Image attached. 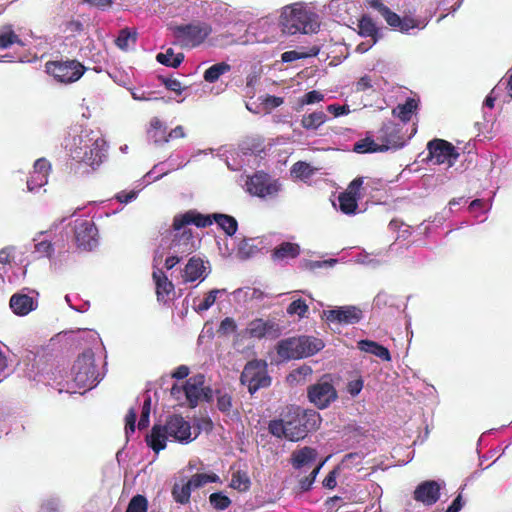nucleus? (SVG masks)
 <instances>
[{"label": "nucleus", "instance_id": "1", "mask_svg": "<svg viewBox=\"0 0 512 512\" xmlns=\"http://www.w3.org/2000/svg\"><path fill=\"white\" fill-rule=\"evenodd\" d=\"M65 148L73 160L96 170L107 158V142L98 129L72 127Z\"/></svg>", "mask_w": 512, "mask_h": 512}, {"label": "nucleus", "instance_id": "2", "mask_svg": "<svg viewBox=\"0 0 512 512\" xmlns=\"http://www.w3.org/2000/svg\"><path fill=\"white\" fill-rule=\"evenodd\" d=\"M319 421L320 416L316 411H303L300 407L290 406L281 418L269 422L268 431L276 438L297 442L304 439L310 430L317 428Z\"/></svg>", "mask_w": 512, "mask_h": 512}, {"label": "nucleus", "instance_id": "3", "mask_svg": "<svg viewBox=\"0 0 512 512\" xmlns=\"http://www.w3.org/2000/svg\"><path fill=\"white\" fill-rule=\"evenodd\" d=\"M194 224L197 227H207L212 224L209 216H204L195 211H187L175 216L173 221V239L170 245L171 253L182 257L191 254L197 247L198 240L193 236L192 230L187 226Z\"/></svg>", "mask_w": 512, "mask_h": 512}, {"label": "nucleus", "instance_id": "4", "mask_svg": "<svg viewBox=\"0 0 512 512\" xmlns=\"http://www.w3.org/2000/svg\"><path fill=\"white\" fill-rule=\"evenodd\" d=\"M169 438L180 443L192 441L190 423L182 416L172 415L168 418L164 426H153L151 433L147 435V443L158 453L166 447V441Z\"/></svg>", "mask_w": 512, "mask_h": 512}, {"label": "nucleus", "instance_id": "5", "mask_svg": "<svg viewBox=\"0 0 512 512\" xmlns=\"http://www.w3.org/2000/svg\"><path fill=\"white\" fill-rule=\"evenodd\" d=\"M369 5L383 17L392 29L405 34H409L413 29H424L436 11L435 7H431L430 9H427L424 14L415 15L416 8H414L413 11L409 10L404 17H400L398 14L391 11L380 0H371Z\"/></svg>", "mask_w": 512, "mask_h": 512}, {"label": "nucleus", "instance_id": "6", "mask_svg": "<svg viewBox=\"0 0 512 512\" xmlns=\"http://www.w3.org/2000/svg\"><path fill=\"white\" fill-rule=\"evenodd\" d=\"M282 31L286 34H310L318 31L320 23L318 15L307 10L299 3L285 6L280 16Z\"/></svg>", "mask_w": 512, "mask_h": 512}, {"label": "nucleus", "instance_id": "7", "mask_svg": "<svg viewBox=\"0 0 512 512\" xmlns=\"http://www.w3.org/2000/svg\"><path fill=\"white\" fill-rule=\"evenodd\" d=\"M205 376L196 374L188 378L184 384H174L171 388V396L181 406L195 408L201 400H212V389L205 387Z\"/></svg>", "mask_w": 512, "mask_h": 512}, {"label": "nucleus", "instance_id": "8", "mask_svg": "<svg viewBox=\"0 0 512 512\" xmlns=\"http://www.w3.org/2000/svg\"><path fill=\"white\" fill-rule=\"evenodd\" d=\"M72 376L75 386L90 390L97 386L104 374L96 369L94 353L91 349L85 350L75 361L72 367Z\"/></svg>", "mask_w": 512, "mask_h": 512}, {"label": "nucleus", "instance_id": "9", "mask_svg": "<svg viewBox=\"0 0 512 512\" xmlns=\"http://www.w3.org/2000/svg\"><path fill=\"white\" fill-rule=\"evenodd\" d=\"M267 362L261 359H254L245 365L240 381L248 387L250 394L256 393L261 388H266L271 384V377L268 374Z\"/></svg>", "mask_w": 512, "mask_h": 512}, {"label": "nucleus", "instance_id": "10", "mask_svg": "<svg viewBox=\"0 0 512 512\" xmlns=\"http://www.w3.org/2000/svg\"><path fill=\"white\" fill-rule=\"evenodd\" d=\"M46 72L57 82L70 84L78 81L86 68L77 60L51 61L46 63Z\"/></svg>", "mask_w": 512, "mask_h": 512}, {"label": "nucleus", "instance_id": "11", "mask_svg": "<svg viewBox=\"0 0 512 512\" xmlns=\"http://www.w3.org/2000/svg\"><path fill=\"white\" fill-rule=\"evenodd\" d=\"M212 29L209 24L201 21L174 28V35L183 46L195 47L204 42Z\"/></svg>", "mask_w": 512, "mask_h": 512}, {"label": "nucleus", "instance_id": "12", "mask_svg": "<svg viewBox=\"0 0 512 512\" xmlns=\"http://www.w3.org/2000/svg\"><path fill=\"white\" fill-rule=\"evenodd\" d=\"M427 149L430 161L437 165L446 164L448 167H451L459 156L455 147L442 139H434L428 142Z\"/></svg>", "mask_w": 512, "mask_h": 512}, {"label": "nucleus", "instance_id": "13", "mask_svg": "<svg viewBox=\"0 0 512 512\" xmlns=\"http://www.w3.org/2000/svg\"><path fill=\"white\" fill-rule=\"evenodd\" d=\"M308 399L319 409L327 408L337 399V392L330 380L322 378L308 388Z\"/></svg>", "mask_w": 512, "mask_h": 512}, {"label": "nucleus", "instance_id": "14", "mask_svg": "<svg viewBox=\"0 0 512 512\" xmlns=\"http://www.w3.org/2000/svg\"><path fill=\"white\" fill-rule=\"evenodd\" d=\"M322 317L329 323L353 325L362 320L363 312L357 306L345 305L330 310H324Z\"/></svg>", "mask_w": 512, "mask_h": 512}, {"label": "nucleus", "instance_id": "15", "mask_svg": "<svg viewBox=\"0 0 512 512\" xmlns=\"http://www.w3.org/2000/svg\"><path fill=\"white\" fill-rule=\"evenodd\" d=\"M400 125L388 121L382 125L377 133L376 139L381 145L383 152L388 150H397L405 145L401 134Z\"/></svg>", "mask_w": 512, "mask_h": 512}, {"label": "nucleus", "instance_id": "16", "mask_svg": "<svg viewBox=\"0 0 512 512\" xmlns=\"http://www.w3.org/2000/svg\"><path fill=\"white\" fill-rule=\"evenodd\" d=\"M247 191L258 197H273L280 190V184L272 181L265 173H256L246 182Z\"/></svg>", "mask_w": 512, "mask_h": 512}, {"label": "nucleus", "instance_id": "17", "mask_svg": "<svg viewBox=\"0 0 512 512\" xmlns=\"http://www.w3.org/2000/svg\"><path fill=\"white\" fill-rule=\"evenodd\" d=\"M75 240L79 248L92 250L98 245V230L90 220H76Z\"/></svg>", "mask_w": 512, "mask_h": 512}, {"label": "nucleus", "instance_id": "18", "mask_svg": "<svg viewBox=\"0 0 512 512\" xmlns=\"http://www.w3.org/2000/svg\"><path fill=\"white\" fill-rule=\"evenodd\" d=\"M51 171V164L45 158L35 161L33 171L27 180V189L30 192H37L48 183V176Z\"/></svg>", "mask_w": 512, "mask_h": 512}, {"label": "nucleus", "instance_id": "19", "mask_svg": "<svg viewBox=\"0 0 512 512\" xmlns=\"http://www.w3.org/2000/svg\"><path fill=\"white\" fill-rule=\"evenodd\" d=\"M444 482L428 480L420 483L414 491V499L426 506L435 504L440 498V490Z\"/></svg>", "mask_w": 512, "mask_h": 512}, {"label": "nucleus", "instance_id": "20", "mask_svg": "<svg viewBox=\"0 0 512 512\" xmlns=\"http://www.w3.org/2000/svg\"><path fill=\"white\" fill-rule=\"evenodd\" d=\"M246 334L252 338L261 339L263 337L276 338L280 335L279 325L272 320L254 319L247 328Z\"/></svg>", "mask_w": 512, "mask_h": 512}, {"label": "nucleus", "instance_id": "21", "mask_svg": "<svg viewBox=\"0 0 512 512\" xmlns=\"http://www.w3.org/2000/svg\"><path fill=\"white\" fill-rule=\"evenodd\" d=\"M37 299L28 295L24 290L13 294L9 301L12 312L17 316H26L37 308Z\"/></svg>", "mask_w": 512, "mask_h": 512}, {"label": "nucleus", "instance_id": "22", "mask_svg": "<svg viewBox=\"0 0 512 512\" xmlns=\"http://www.w3.org/2000/svg\"><path fill=\"white\" fill-rule=\"evenodd\" d=\"M301 248L297 243L282 242L271 252V259L278 264H287L289 260L295 259L300 255Z\"/></svg>", "mask_w": 512, "mask_h": 512}, {"label": "nucleus", "instance_id": "23", "mask_svg": "<svg viewBox=\"0 0 512 512\" xmlns=\"http://www.w3.org/2000/svg\"><path fill=\"white\" fill-rule=\"evenodd\" d=\"M153 279L156 285L157 300L166 302L171 293L174 292V285L161 269L153 271Z\"/></svg>", "mask_w": 512, "mask_h": 512}, {"label": "nucleus", "instance_id": "24", "mask_svg": "<svg viewBox=\"0 0 512 512\" xmlns=\"http://www.w3.org/2000/svg\"><path fill=\"white\" fill-rule=\"evenodd\" d=\"M205 271L206 268L203 260L192 257L186 264L182 277L185 282H193L198 279L203 280L206 277Z\"/></svg>", "mask_w": 512, "mask_h": 512}, {"label": "nucleus", "instance_id": "25", "mask_svg": "<svg viewBox=\"0 0 512 512\" xmlns=\"http://www.w3.org/2000/svg\"><path fill=\"white\" fill-rule=\"evenodd\" d=\"M277 353L285 360L302 358L298 338L291 337L280 341L277 345Z\"/></svg>", "mask_w": 512, "mask_h": 512}, {"label": "nucleus", "instance_id": "26", "mask_svg": "<svg viewBox=\"0 0 512 512\" xmlns=\"http://www.w3.org/2000/svg\"><path fill=\"white\" fill-rule=\"evenodd\" d=\"M297 338L302 358L312 356L324 347L323 341L319 338L306 335H302Z\"/></svg>", "mask_w": 512, "mask_h": 512}, {"label": "nucleus", "instance_id": "27", "mask_svg": "<svg viewBox=\"0 0 512 512\" xmlns=\"http://www.w3.org/2000/svg\"><path fill=\"white\" fill-rule=\"evenodd\" d=\"M193 488L187 479L182 478L179 482H176L172 487V497L178 504L185 505L190 502L191 492Z\"/></svg>", "mask_w": 512, "mask_h": 512}, {"label": "nucleus", "instance_id": "28", "mask_svg": "<svg viewBox=\"0 0 512 512\" xmlns=\"http://www.w3.org/2000/svg\"><path fill=\"white\" fill-rule=\"evenodd\" d=\"M358 33L362 37L379 40L382 37V31L378 28L372 18L363 15L358 21Z\"/></svg>", "mask_w": 512, "mask_h": 512}, {"label": "nucleus", "instance_id": "29", "mask_svg": "<svg viewBox=\"0 0 512 512\" xmlns=\"http://www.w3.org/2000/svg\"><path fill=\"white\" fill-rule=\"evenodd\" d=\"M358 348L363 352L379 357L383 361L391 360L389 350L377 342L371 340H360L358 342Z\"/></svg>", "mask_w": 512, "mask_h": 512}, {"label": "nucleus", "instance_id": "30", "mask_svg": "<svg viewBox=\"0 0 512 512\" xmlns=\"http://www.w3.org/2000/svg\"><path fill=\"white\" fill-rule=\"evenodd\" d=\"M317 453L313 448L303 447L292 454V465L295 469H300L316 460Z\"/></svg>", "mask_w": 512, "mask_h": 512}, {"label": "nucleus", "instance_id": "31", "mask_svg": "<svg viewBox=\"0 0 512 512\" xmlns=\"http://www.w3.org/2000/svg\"><path fill=\"white\" fill-rule=\"evenodd\" d=\"M208 216L212 222L214 221L228 236H232L236 233L238 223L234 217L221 213H214Z\"/></svg>", "mask_w": 512, "mask_h": 512}, {"label": "nucleus", "instance_id": "32", "mask_svg": "<svg viewBox=\"0 0 512 512\" xmlns=\"http://www.w3.org/2000/svg\"><path fill=\"white\" fill-rule=\"evenodd\" d=\"M226 293V289H213L209 291L203 299L195 298L193 300V308L196 312L201 313L210 309L215 303L218 296Z\"/></svg>", "mask_w": 512, "mask_h": 512}, {"label": "nucleus", "instance_id": "33", "mask_svg": "<svg viewBox=\"0 0 512 512\" xmlns=\"http://www.w3.org/2000/svg\"><path fill=\"white\" fill-rule=\"evenodd\" d=\"M173 4L177 8H185L186 16H202L206 11L207 2L203 0H175Z\"/></svg>", "mask_w": 512, "mask_h": 512}, {"label": "nucleus", "instance_id": "34", "mask_svg": "<svg viewBox=\"0 0 512 512\" xmlns=\"http://www.w3.org/2000/svg\"><path fill=\"white\" fill-rule=\"evenodd\" d=\"M45 232H39L33 239L34 243V250L33 254L36 255L37 258H49L51 259L53 253H54V246L51 243V241L46 239H41V236H43Z\"/></svg>", "mask_w": 512, "mask_h": 512}, {"label": "nucleus", "instance_id": "35", "mask_svg": "<svg viewBox=\"0 0 512 512\" xmlns=\"http://www.w3.org/2000/svg\"><path fill=\"white\" fill-rule=\"evenodd\" d=\"M418 102L414 98H408L405 103L397 105L392 113L398 117L402 122H408L412 114L416 111Z\"/></svg>", "mask_w": 512, "mask_h": 512}, {"label": "nucleus", "instance_id": "36", "mask_svg": "<svg viewBox=\"0 0 512 512\" xmlns=\"http://www.w3.org/2000/svg\"><path fill=\"white\" fill-rule=\"evenodd\" d=\"M327 119V115L323 111H314L310 114L303 115L301 126L306 130H317Z\"/></svg>", "mask_w": 512, "mask_h": 512}, {"label": "nucleus", "instance_id": "37", "mask_svg": "<svg viewBox=\"0 0 512 512\" xmlns=\"http://www.w3.org/2000/svg\"><path fill=\"white\" fill-rule=\"evenodd\" d=\"M230 70L231 66L229 64L226 62H219L206 69L203 78L208 83H214L219 80L222 75L226 74Z\"/></svg>", "mask_w": 512, "mask_h": 512}, {"label": "nucleus", "instance_id": "38", "mask_svg": "<svg viewBox=\"0 0 512 512\" xmlns=\"http://www.w3.org/2000/svg\"><path fill=\"white\" fill-rule=\"evenodd\" d=\"M157 61L165 66L177 68L184 60L183 53L175 54L172 48H168L165 52L158 53Z\"/></svg>", "mask_w": 512, "mask_h": 512}, {"label": "nucleus", "instance_id": "39", "mask_svg": "<svg viewBox=\"0 0 512 512\" xmlns=\"http://www.w3.org/2000/svg\"><path fill=\"white\" fill-rule=\"evenodd\" d=\"M353 151L356 153H375V152H383L381 145L379 142L374 140L372 137L368 136L364 139L357 141L354 144Z\"/></svg>", "mask_w": 512, "mask_h": 512}, {"label": "nucleus", "instance_id": "40", "mask_svg": "<svg viewBox=\"0 0 512 512\" xmlns=\"http://www.w3.org/2000/svg\"><path fill=\"white\" fill-rule=\"evenodd\" d=\"M187 480L189 481L190 486L193 488V490H195L204 487L208 483L219 482L220 478L215 473H197Z\"/></svg>", "mask_w": 512, "mask_h": 512}, {"label": "nucleus", "instance_id": "41", "mask_svg": "<svg viewBox=\"0 0 512 512\" xmlns=\"http://www.w3.org/2000/svg\"><path fill=\"white\" fill-rule=\"evenodd\" d=\"M261 244L262 241L255 238L243 239L238 245V250L243 257L248 258L260 251Z\"/></svg>", "mask_w": 512, "mask_h": 512}, {"label": "nucleus", "instance_id": "42", "mask_svg": "<svg viewBox=\"0 0 512 512\" xmlns=\"http://www.w3.org/2000/svg\"><path fill=\"white\" fill-rule=\"evenodd\" d=\"M358 197L355 195L344 192L339 195L338 202H339V208L340 210L345 214H353L355 213L358 204H357Z\"/></svg>", "mask_w": 512, "mask_h": 512}, {"label": "nucleus", "instance_id": "43", "mask_svg": "<svg viewBox=\"0 0 512 512\" xmlns=\"http://www.w3.org/2000/svg\"><path fill=\"white\" fill-rule=\"evenodd\" d=\"M315 171V168H313L309 163L303 161H298L291 167V175L300 180L309 179Z\"/></svg>", "mask_w": 512, "mask_h": 512}, {"label": "nucleus", "instance_id": "44", "mask_svg": "<svg viewBox=\"0 0 512 512\" xmlns=\"http://www.w3.org/2000/svg\"><path fill=\"white\" fill-rule=\"evenodd\" d=\"M312 372L313 370L310 366L302 365L289 373L287 376V381L290 384H299L304 382L307 377L311 376Z\"/></svg>", "mask_w": 512, "mask_h": 512}, {"label": "nucleus", "instance_id": "45", "mask_svg": "<svg viewBox=\"0 0 512 512\" xmlns=\"http://www.w3.org/2000/svg\"><path fill=\"white\" fill-rule=\"evenodd\" d=\"M136 37V31L129 30L128 28L122 29L116 39V45L122 50H127L131 44L135 43Z\"/></svg>", "mask_w": 512, "mask_h": 512}, {"label": "nucleus", "instance_id": "46", "mask_svg": "<svg viewBox=\"0 0 512 512\" xmlns=\"http://www.w3.org/2000/svg\"><path fill=\"white\" fill-rule=\"evenodd\" d=\"M250 479L246 473L237 471L232 475L231 487L239 491H246L250 487Z\"/></svg>", "mask_w": 512, "mask_h": 512}, {"label": "nucleus", "instance_id": "47", "mask_svg": "<svg viewBox=\"0 0 512 512\" xmlns=\"http://www.w3.org/2000/svg\"><path fill=\"white\" fill-rule=\"evenodd\" d=\"M209 502L216 510H225L231 504L230 498L222 492L212 493L209 496Z\"/></svg>", "mask_w": 512, "mask_h": 512}, {"label": "nucleus", "instance_id": "48", "mask_svg": "<svg viewBox=\"0 0 512 512\" xmlns=\"http://www.w3.org/2000/svg\"><path fill=\"white\" fill-rule=\"evenodd\" d=\"M324 94L320 91H310L298 99V110L302 109L305 105H312L323 101Z\"/></svg>", "mask_w": 512, "mask_h": 512}, {"label": "nucleus", "instance_id": "49", "mask_svg": "<svg viewBox=\"0 0 512 512\" xmlns=\"http://www.w3.org/2000/svg\"><path fill=\"white\" fill-rule=\"evenodd\" d=\"M15 43L20 45L23 44L18 35H16L11 29H6L0 32V49H6Z\"/></svg>", "mask_w": 512, "mask_h": 512}, {"label": "nucleus", "instance_id": "50", "mask_svg": "<svg viewBox=\"0 0 512 512\" xmlns=\"http://www.w3.org/2000/svg\"><path fill=\"white\" fill-rule=\"evenodd\" d=\"M217 408L224 414L229 415L232 409V397L226 392L217 391Z\"/></svg>", "mask_w": 512, "mask_h": 512}, {"label": "nucleus", "instance_id": "51", "mask_svg": "<svg viewBox=\"0 0 512 512\" xmlns=\"http://www.w3.org/2000/svg\"><path fill=\"white\" fill-rule=\"evenodd\" d=\"M308 312V305L302 299L294 300L287 307V313L289 315H298L300 318H304Z\"/></svg>", "mask_w": 512, "mask_h": 512}, {"label": "nucleus", "instance_id": "52", "mask_svg": "<svg viewBox=\"0 0 512 512\" xmlns=\"http://www.w3.org/2000/svg\"><path fill=\"white\" fill-rule=\"evenodd\" d=\"M126 512H147V500L142 495L134 496L126 509Z\"/></svg>", "mask_w": 512, "mask_h": 512}, {"label": "nucleus", "instance_id": "53", "mask_svg": "<svg viewBox=\"0 0 512 512\" xmlns=\"http://www.w3.org/2000/svg\"><path fill=\"white\" fill-rule=\"evenodd\" d=\"M83 30V24L79 20H68L62 24V31L67 37L75 36Z\"/></svg>", "mask_w": 512, "mask_h": 512}, {"label": "nucleus", "instance_id": "54", "mask_svg": "<svg viewBox=\"0 0 512 512\" xmlns=\"http://www.w3.org/2000/svg\"><path fill=\"white\" fill-rule=\"evenodd\" d=\"M363 457V454L359 452L349 453L344 456L341 466L346 469L358 466L362 463Z\"/></svg>", "mask_w": 512, "mask_h": 512}, {"label": "nucleus", "instance_id": "55", "mask_svg": "<svg viewBox=\"0 0 512 512\" xmlns=\"http://www.w3.org/2000/svg\"><path fill=\"white\" fill-rule=\"evenodd\" d=\"M323 463H320L319 465H317L313 470L312 472L310 473V475L308 477H305L303 479L300 480V488L301 490L303 491H307L311 488L312 484L314 483L321 467H322Z\"/></svg>", "mask_w": 512, "mask_h": 512}, {"label": "nucleus", "instance_id": "56", "mask_svg": "<svg viewBox=\"0 0 512 512\" xmlns=\"http://www.w3.org/2000/svg\"><path fill=\"white\" fill-rule=\"evenodd\" d=\"M128 90L130 91L132 98L136 101H150L153 99H158L151 97V95L153 94L152 92H146L140 88L130 87L128 88Z\"/></svg>", "mask_w": 512, "mask_h": 512}, {"label": "nucleus", "instance_id": "57", "mask_svg": "<svg viewBox=\"0 0 512 512\" xmlns=\"http://www.w3.org/2000/svg\"><path fill=\"white\" fill-rule=\"evenodd\" d=\"M363 386H364V382H363L362 378L359 377V378L350 380L347 383L346 389H347V392L352 397H355L361 392V390L363 389Z\"/></svg>", "mask_w": 512, "mask_h": 512}, {"label": "nucleus", "instance_id": "58", "mask_svg": "<svg viewBox=\"0 0 512 512\" xmlns=\"http://www.w3.org/2000/svg\"><path fill=\"white\" fill-rule=\"evenodd\" d=\"M160 80L168 90L177 94L182 93V86L179 80L169 77H160Z\"/></svg>", "mask_w": 512, "mask_h": 512}, {"label": "nucleus", "instance_id": "59", "mask_svg": "<svg viewBox=\"0 0 512 512\" xmlns=\"http://www.w3.org/2000/svg\"><path fill=\"white\" fill-rule=\"evenodd\" d=\"M337 263L336 259H328L322 261H308L306 267L310 270H316L320 268H330Z\"/></svg>", "mask_w": 512, "mask_h": 512}, {"label": "nucleus", "instance_id": "60", "mask_svg": "<svg viewBox=\"0 0 512 512\" xmlns=\"http://www.w3.org/2000/svg\"><path fill=\"white\" fill-rule=\"evenodd\" d=\"M15 248L12 246L5 247L0 250V263L3 265L10 264L15 257Z\"/></svg>", "mask_w": 512, "mask_h": 512}, {"label": "nucleus", "instance_id": "61", "mask_svg": "<svg viewBox=\"0 0 512 512\" xmlns=\"http://www.w3.org/2000/svg\"><path fill=\"white\" fill-rule=\"evenodd\" d=\"M347 3L343 0H331L328 4V10L332 15L340 17V10H346Z\"/></svg>", "mask_w": 512, "mask_h": 512}, {"label": "nucleus", "instance_id": "62", "mask_svg": "<svg viewBox=\"0 0 512 512\" xmlns=\"http://www.w3.org/2000/svg\"><path fill=\"white\" fill-rule=\"evenodd\" d=\"M147 134L148 138L155 144L169 142V137H167L166 133L160 134L159 130L148 129Z\"/></svg>", "mask_w": 512, "mask_h": 512}, {"label": "nucleus", "instance_id": "63", "mask_svg": "<svg viewBox=\"0 0 512 512\" xmlns=\"http://www.w3.org/2000/svg\"><path fill=\"white\" fill-rule=\"evenodd\" d=\"M307 55L305 53L298 52L296 50H290L282 53L281 60L283 62L289 63L296 61L298 59L305 58Z\"/></svg>", "mask_w": 512, "mask_h": 512}, {"label": "nucleus", "instance_id": "64", "mask_svg": "<svg viewBox=\"0 0 512 512\" xmlns=\"http://www.w3.org/2000/svg\"><path fill=\"white\" fill-rule=\"evenodd\" d=\"M236 328H237V325H236L235 321L230 317H226L225 319H223L221 321L219 330L222 333L227 334V333L234 332L236 330Z\"/></svg>", "mask_w": 512, "mask_h": 512}]
</instances>
